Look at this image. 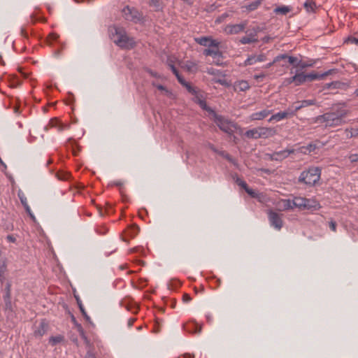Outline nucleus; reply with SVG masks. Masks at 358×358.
Masks as SVG:
<instances>
[{"label": "nucleus", "instance_id": "nucleus-43", "mask_svg": "<svg viewBox=\"0 0 358 358\" xmlns=\"http://www.w3.org/2000/svg\"><path fill=\"white\" fill-rule=\"evenodd\" d=\"M154 86H155L159 90H161L162 92H164V93L168 96H171L172 95V93L168 90L166 89L164 86H163L162 85H155V83L152 84Z\"/></svg>", "mask_w": 358, "mask_h": 358}, {"label": "nucleus", "instance_id": "nucleus-56", "mask_svg": "<svg viewBox=\"0 0 358 358\" xmlns=\"http://www.w3.org/2000/svg\"><path fill=\"white\" fill-rule=\"evenodd\" d=\"M266 75L264 73L257 74L254 76V78L257 81H262Z\"/></svg>", "mask_w": 358, "mask_h": 358}, {"label": "nucleus", "instance_id": "nucleus-58", "mask_svg": "<svg viewBox=\"0 0 358 358\" xmlns=\"http://www.w3.org/2000/svg\"><path fill=\"white\" fill-rule=\"evenodd\" d=\"M182 300L185 303H188L192 300V298L188 294H184L182 296Z\"/></svg>", "mask_w": 358, "mask_h": 358}, {"label": "nucleus", "instance_id": "nucleus-52", "mask_svg": "<svg viewBox=\"0 0 358 358\" xmlns=\"http://www.w3.org/2000/svg\"><path fill=\"white\" fill-rule=\"evenodd\" d=\"M78 330L80 333V335L81 336V337L85 339V340H87V337L85 336V331L83 329V327H81V325H78Z\"/></svg>", "mask_w": 358, "mask_h": 358}, {"label": "nucleus", "instance_id": "nucleus-16", "mask_svg": "<svg viewBox=\"0 0 358 358\" xmlns=\"http://www.w3.org/2000/svg\"><path fill=\"white\" fill-rule=\"evenodd\" d=\"M7 272V261L6 258H0V282L3 284L6 280Z\"/></svg>", "mask_w": 358, "mask_h": 358}, {"label": "nucleus", "instance_id": "nucleus-29", "mask_svg": "<svg viewBox=\"0 0 358 358\" xmlns=\"http://www.w3.org/2000/svg\"><path fill=\"white\" fill-rule=\"evenodd\" d=\"M304 199L303 197H295L293 201V207L303 209Z\"/></svg>", "mask_w": 358, "mask_h": 358}, {"label": "nucleus", "instance_id": "nucleus-49", "mask_svg": "<svg viewBox=\"0 0 358 358\" xmlns=\"http://www.w3.org/2000/svg\"><path fill=\"white\" fill-rule=\"evenodd\" d=\"M26 210V212L28 213V215L30 216V217L34 220H35V217L34 215V214L32 213L31 210V208L29 207V205H27L25 206H23Z\"/></svg>", "mask_w": 358, "mask_h": 358}, {"label": "nucleus", "instance_id": "nucleus-42", "mask_svg": "<svg viewBox=\"0 0 358 358\" xmlns=\"http://www.w3.org/2000/svg\"><path fill=\"white\" fill-rule=\"evenodd\" d=\"M237 87H238L240 91H245L248 90L250 87L248 83L245 80L240 81L238 83Z\"/></svg>", "mask_w": 358, "mask_h": 358}, {"label": "nucleus", "instance_id": "nucleus-54", "mask_svg": "<svg viewBox=\"0 0 358 358\" xmlns=\"http://www.w3.org/2000/svg\"><path fill=\"white\" fill-rule=\"evenodd\" d=\"M184 86L187 88V90H188L189 92H190L192 94L196 93V91L194 89V87H192L188 82Z\"/></svg>", "mask_w": 358, "mask_h": 358}, {"label": "nucleus", "instance_id": "nucleus-37", "mask_svg": "<svg viewBox=\"0 0 358 358\" xmlns=\"http://www.w3.org/2000/svg\"><path fill=\"white\" fill-rule=\"evenodd\" d=\"M261 0L255 1L245 6V7L249 11L255 10L259 6V5L261 4Z\"/></svg>", "mask_w": 358, "mask_h": 358}, {"label": "nucleus", "instance_id": "nucleus-8", "mask_svg": "<svg viewBox=\"0 0 358 358\" xmlns=\"http://www.w3.org/2000/svg\"><path fill=\"white\" fill-rule=\"evenodd\" d=\"M294 149H285L278 152H275L271 155V159L275 161H282L289 157V155L294 153Z\"/></svg>", "mask_w": 358, "mask_h": 358}, {"label": "nucleus", "instance_id": "nucleus-7", "mask_svg": "<svg viewBox=\"0 0 358 358\" xmlns=\"http://www.w3.org/2000/svg\"><path fill=\"white\" fill-rule=\"evenodd\" d=\"M247 25V22L236 24H227L224 28V31L227 34H238L244 31Z\"/></svg>", "mask_w": 358, "mask_h": 358}, {"label": "nucleus", "instance_id": "nucleus-38", "mask_svg": "<svg viewBox=\"0 0 358 358\" xmlns=\"http://www.w3.org/2000/svg\"><path fill=\"white\" fill-rule=\"evenodd\" d=\"M64 339V337L62 336H51L50 338H49V343L52 345H57V343H61Z\"/></svg>", "mask_w": 358, "mask_h": 358}, {"label": "nucleus", "instance_id": "nucleus-62", "mask_svg": "<svg viewBox=\"0 0 358 358\" xmlns=\"http://www.w3.org/2000/svg\"><path fill=\"white\" fill-rule=\"evenodd\" d=\"M7 238V240H8V241L12 242V243H15V241H16L15 238V237H13V236H11V235H8V236H7V238Z\"/></svg>", "mask_w": 358, "mask_h": 358}, {"label": "nucleus", "instance_id": "nucleus-15", "mask_svg": "<svg viewBox=\"0 0 358 358\" xmlns=\"http://www.w3.org/2000/svg\"><path fill=\"white\" fill-rule=\"evenodd\" d=\"M271 113L272 110L264 109L262 111L252 113L250 116V118L252 120H261L268 117L270 114H271Z\"/></svg>", "mask_w": 358, "mask_h": 358}, {"label": "nucleus", "instance_id": "nucleus-9", "mask_svg": "<svg viewBox=\"0 0 358 358\" xmlns=\"http://www.w3.org/2000/svg\"><path fill=\"white\" fill-rule=\"evenodd\" d=\"M334 71V69H330L323 73H310L306 74V81H313L315 80H321L323 79L324 77L331 75L332 72Z\"/></svg>", "mask_w": 358, "mask_h": 358}, {"label": "nucleus", "instance_id": "nucleus-64", "mask_svg": "<svg viewBox=\"0 0 358 358\" xmlns=\"http://www.w3.org/2000/svg\"><path fill=\"white\" fill-rule=\"evenodd\" d=\"M199 104L202 108L208 110L206 107V103L204 101H200Z\"/></svg>", "mask_w": 358, "mask_h": 358}, {"label": "nucleus", "instance_id": "nucleus-57", "mask_svg": "<svg viewBox=\"0 0 358 358\" xmlns=\"http://www.w3.org/2000/svg\"><path fill=\"white\" fill-rule=\"evenodd\" d=\"M171 70L172 71L173 73L175 75V76H178V74L179 73L178 71L177 70V69L175 67V66L173 64H169Z\"/></svg>", "mask_w": 358, "mask_h": 358}, {"label": "nucleus", "instance_id": "nucleus-4", "mask_svg": "<svg viewBox=\"0 0 358 358\" xmlns=\"http://www.w3.org/2000/svg\"><path fill=\"white\" fill-rule=\"evenodd\" d=\"M334 117L331 118L328 127L340 126L344 123L343 118L347 115L348 110L345 109V103H340L333 108Z\"/></svg>", "mask_w": 358, "mask_h": 358}, {"label": "nucleus", "instance_id": "nucleus-25", "mask_svg": "<svg viewBox=\"0 0 358 358\" xmlns=\"http://www.w3.org/2000/svg\"><path fill=\"white\" fill-rule=\"evenodd\" d=\"M211 82L213 83H218L225 87H229L230 83L224 78V75L223 76H216L212 78Z\"/></svg>", "mask_w": 358, "mask_h": 358}, {"label": "nucleus", "instance_id": "nucleus-1", "mask_svg": "<svg viewBox=\"0 0 358 358\" xmlns=\"http://www.w3.org/2000/svg\"><path fill=\"white\" fill-rule=\"evenodd\" d=\"M110 36L113 42L123 49H132L135 46L133 38L129 37L123 27L113 26L109 28Z\"/></svg>", "mask_w": 358, "mask_h": 358}, {"label": "nucleus", "instance_id": "nucleus-28", "mask_svg": "<svg viewBox=\"0 0 358 358\" xmlns=\"http://www.w3.org/2000/svg\"><path fill=\"white\" fill-rule=\"evenodd\" d=\"M303 6L307 12H314L316 8V3L313 0H306Z\"/></svg>", "mask_w": 358, "mask_h": 358}, {"label": "nucleus", "instance_id": "nucleus-12", "mask_svg": "<svg viewBox=\"0 0 358 358\" xmlns=\"http://www.w3.org/2000/svg\"><path fill=\"white\" fill-rule=\"evenodd\" d=\"M266 59V57L264 54H260L259 55H252L249 57L245 61V65H252L255 64L257 62H262L265 61Z\"/></svg>", "mask_w": 358, "mask_h": 358}, {"label": "nucleus", "instance_id": "nucleus-21", "mask_svg": "<svg viewBox=\"0 0 358 358\" xmlns=\"http://www.w3.org/2000/svg\"><path fill=\"white\" fill-rule=\"evenodd\" d=\"M256 33H251L248 36H243L241 38L240 42L242 44H250L252 43L257 42Z\"/></svg>", "mask_w": 358, "mask_h": 358}, {"label": "nucleus", "instance_id": "nucleus-35", "mask_svg": "<svg viewBox=\"0 0 358 358\" xmlns=\"http://www.w3.org/2000/svg\"><path fill=\"white\" fill-rule=\"evenodd\" d=\"M314 62H303L302 60H299L297 64H296V67H298L301 69H305L308 67H311L314 65Z\"/></svg>", "mask_w": 358, "mask_h": 358}, {"label": "nucleus", "instance_id": "nucleus-3", "mask_svg": "<svg viewBox=\"0 0 358 358\" xmlns=\"http://www.w3.org/2000/svg\"><path fill=\"white\" fill-rule=\"evenodd\" d=\"M213 120L220 130L229 135L234 133L236 129V125L234 122L222 115H217L214 111H213Z\"/></svg>", "mask_w": 358, "mask_h": 358}, {"label": "nucleus", "instance_id": "nucleus-32", "mask_svg": "<svg viewBox=\"0 0 358 358\" xmlns=\"http://www.w3.org/2000/svg\"><path fill=\"white\" fill-rule=\"evenodd\" d=\"M185 68L189 72H196L198 69L197 64L191 61H187L185 63Z\"/></svg>", "mask_w": 358, "mask_h": 358}, {"label": "nucleus", "instance_id": "nucleus-33", "mask_svg": "<svg viewBox=\"0 0 358 358\" xmlns=\"http://www.w3.org/2000/svg\"><path fill=\"white\" fill-rule=\"evenodd\" d=\"M291 10L292 9L289 6H279V7H277L276 8H275L274 13H275L277 14L280 13L282 15H286L287 13L290 12Z\"/></svg>", "mask_w": 358, "mask_h": 358}, {"label": "nucleus", "instance_id": "nucleus-26", "mask_svg": "<svg viewBox=\"0 0 358 358\" xmlns=\"http://www.w3.org/2000/svg\"><path fill=\"white\" fill-rule=\"evenodd\" d=\"M5 290H6V293H5V295L3 296V299L6 303V307H8L11 304V303H10V283L6 284Z\"/></svg>", "mask_w": 358, "mask_h": 358}, {"label": "nucleus", "instance_id": "nucleus-45", "mask_svg": "<svg viewBox=\"0 0 358 358\" xmlns=\"http://www.w3.org/2000/svg\"><path fill=\"white\" fill-rule=\"evenodd\" d=\"M78 306H79V308L83 314V315L85 317V318L86 319V320L87 321H90V316L87 314L83 304L81 303V302H80L79 301H78Z\"/></svg>", "mask_w": 358, "mask_h": 358}, {"label": "nucleus", "instance_id": "nucleus-50", "mask_svg": "<svg viewBox=\"0 0 358 358\" xmlns=\"http://www.w3.org/2000/svg\"><path fill=\"white\" fill-rule=\"evenodd\" d=\"M245 192L253 198H255L257 196V193L249 187L246 188Z\"/></svg>", "mask_w": 358, "mask_h": 358}, {"label": "nucleus", "instance_id": "nucleus-23", "mask_svg": "<svg viewBox=\"0 0 358 358\" xmlns=\"http://www.w3.org/2000/svg\"><path fill=\"white\" fill-rule=\"evenodd\" d=\"M295 80V85H300L306 82V74L304 73H296L293 76V79Z\"/></svg>", "mask_w": 358, "mask_h": 358}, {"label": "nucleus", "instance_id": "nucleus-20", "mask_svg": "<svg viewBox=\"0 0 358 358\" xmlns=\"http://www.w3.org/2000/svg\"><path fill=\"white\" fill-rule=\"evenodd\" d=\"M55 127L59 131H63L64 129L66 128V126L62 123H61L57 119H52L48 125L45 127V129H48V127Z\"/></svg>", "mask_w": 358, "mask_h": 358}, {"label": "nucleus", "instance_id": "nucleus-14", "mask_svg": "<svg viewBox=\"0 0 358 358\" xmlns=\"http://www.w3.org/2000/svg\"><path fill=\"white\" fill-rule=\"evenodd\" d=\"M334 117V110L333 112L326 113L316 117V121L320 123H325V126L328 127V124L331 122V118Z\"/></svg>", "mask_w": 358, "mask_h": 358}, {"label": "nucleus", "instance_id": "nucleus-6", "mask_svg": "<svg viewBox=\"0 0 358 358\" xmlns=\"http://www.w3.org/2000/svg\"><path fill=\"white\" fill-rule=\"evenodd\" d=\"M267 213L271 225L275 229L280 230L283 226L282 215L271 210H268Z\"/></svg>", "mask_w": 358, "mask_h": 358}, {"label": "nucleus", "instance_id": "nucleus-40", "mask_svg": "<svg viewBox=\"0 0 358 358\" xmlns=\"http://www.w3.org/2000/svg\"><path fill=\"white\" fill-rule=\"evenodd\" d=\"M17 196H18V197L20 200V202L23 206L29 205L27 203V199L23 192H22L21 190H19L17 192Z\"/></svg>", "mask_w": 358, "mask_h": 358}, {"label": "nucleus", "instance_id": "nucleus-22", "mask_svg": "<svg viewBox=\"0 0 358 358\" xmlns=\"http://www.w3.org/2000/svg\"><path fill=\"white\" fill-rule=\"evenodd\" d=\"M215 39L212 38L211 37L208 36H203L200 38H195L196 42L203 46L208 47L211 41H213Z\"/></svg>", "mask_w": 358, "mask_h": 358}, {"label": "nucleus", "instance_id": "nucleus-47", "mask_svg": "<svg viewBox=\"0 0 358 358\" xmlns=\"http://www.w3.org/2000/svg\"><path fill=\"white\" fill-rule=\"evenodd\" d=\"M287 57H288V55L286 54L279 55L274 58L273 62H278L280 60L287 59Z\"/></svg>", "mask_w": 358, "mask_h": 358}, {"label": "nucleus", "instance_id": "nucleus-30", "mask_svg": "<svg viewBox=\"0 0 358 358\" xmlns=\"http://www.w3.org/2000/svg\"><path fill=\"white\" fill-rule=\"evenodd\" d=\"M280 203V206L283 210H290L294 208L293 201L289 199H282Z\"/></svg>", "mask_w": 358, "mask_h": 358}, {"label": "nucleus", "instance_id": "nucleus-27", "mask_svg": "<svg viewBox=\"0 0 358 358\" xmlns=\"http://www.w3.org/2000/svg\"><path fill=\"white\" fill-rule=\"evenodd\" d=\"M149 5L154 8L155 11L162 10L163 8V3L160 0H149Z\"/></svg>", "mask_w": 358, "mask_h": 358}, {"label": "nucleus", "instance_id": "nucleus-60", "mask_svg": "<svg viewBox=\"0 0 358 358\" xmlns=\"http://www.w3.org/2000/svg\"><path fill=\"white\" fill-rule=\"evenodd\" d=\"M348 41L352 43H355V44L358 45V38H356L355 37H351V38H348Z\"/></svg>", "mask_w": 358, "mask_h": 358}, {"label": "nucleus", "instance_id": "nucleus-11", "mask_svg": "<svg viewBox=\"0 0 358 358\" xmlns=\"http://www.w3.org/2000/svg\"><path fill=\"white\" fill-rule=\"evenodd\" d=\"M292 113H289L288 108L284 111H280L273 115L268 120V122L275 121L278 122L283 119L287 118L292 116Z\"/></svg>", "mask_w": 358, "mask_h": 358}, {"label": "nucleus", "instance_id": "nucleus-36", "mask_svg": "<svg viewBox=\"0 0 358 358\" xmlns=\"http://www.w3.org/2000/svg\"><path fill=\"white\" fill-rule=\"evenodd\" d=\"M138 227L137 225H133L128 229L127 233V235L129 236L131 238H134L138 233Z\"/></svg>", "mask_w": 358, "mask_h": 358}, {"label": "nucleus", "instance_id": "nucleus-18", "mask_svg": "<svg viewBox=\"0 0 358 358\" xmlns=\"http://www.w3.org/2000/svg\"><path fill=\"white\" fill-rule=\"evenodd\" d=\"M316 148H317L316 144H315L313 143H310L307 145L300 147L297 150V151L303 155H308V154L315 152Z\"/></svg>", "mask_w": 358, "mask_h": 358}, {"label": "nucleus", "instance_id": "nucleus-44", "mask_svg": "<svg viewBox=\"0 0 358 358\" xmlns=\"http://www.w3.org/2000/svg\"><path fill=\"white\" fill-rule=\"evenodd\" d=\"M303 108L308 107L310 106H313L316 104V101L315 99H308V100H303L301 101Z\"/></svg>", "mask_w": 358, "mask_h": 358}, {"label": "nucleus", "instance_id": "nucleus-61", "mask_svg": "<svg viewBox=\"0 0 358 358\" xmlns=\"http://www.w3.org/2000/svg\"><path fill=\"white\" fill-rule=\"evenodd\" d=\"M21 35L24 37V38H28V34L27 32V31L24 29V28H22L21 29Z\"/></svg>", "mask_w": 358, "mask_h": 358}, {"label": "nucleus", "instance_id": "nucleus-53", "mask_svg": "<svg viewBox=\"0 0 358 358\" xmlns=\"http://www.w3.org/2000/svg\"><path fill=\"white\" fill-rule=\"evenodd\" d=\"M177 79H178V81L182 85H186V83H187L183 78L182 76H181L180 75V73L178 74V76H176Z\"/></svg>", "mask_w": 358, "mask_h": 358}, {"label": "nucleus", "instance_id": "nucleus-2", "mask_svg": "<svg viewBox=\"0 0 358 358\" xmlns=\"http://www.w3.org/2000/svg\"><path fill=\"white\" fill-rule=\"evenodd\" d=\"M321 173L322 169L320 167L310 166L301 173L298 182L308 187H313L320 180Z\"/></svg>", "mask_w": 358, "mask_h": 358}, {"label": "nucleus", "instance_id": "nucleus-24", "mask_svg": "<svg viewBox=\"0 0 358 358\" xmlns=\"http://www.w3.org/2000/svg\"><path fill=\"white\" fill-rule=\"evenodd\" d=\"M245 136L248 138H260L259 127L248 130L245 133Z\"/></svg>", "mask_w": 358, "mask_h": 358}, {"label": "nucleus", "instance_id": "nucleus-55", "mask_svg": "<svg viewBox=\"0 0 358 358\" xmlns=\"http://www.w3.org/2000/svg\"><path fill=\"white\" fill-rule=\"evenodd\" d=\"M329 228L333 231H336V223L335 221L334 220H331L329 223Z\"/></svg>", "mask_w": 358, "mask_h": 358}, {"label": "nucleus", "instance_id": "nucleus-51", "mask_svg": "<svg viewBox=\"0 0 358 358\" xmlns=\"http://www.w3.org/2000/svg\"><path fill=\"white\" fill-rule=\"evenodd\" d=\"M349 159L352 163L358 162V154H351Z\"/></svg>", "mask_w": 358, "mask_h": 358}, {"label": "nucleus", "instance_id": "nucleus-19", "mask_svg": "<svg viewBox=\"0 0 358 358\" xmlns=\"http://www.w3.org/2000/svg\"><path fill=\"white\" fill-rule=\"evenodd\" d=\"M183 329L185 331L192 334H200L201 331V327L196 324H184Z\"/></svg>", "mask_w": 358, "mask_h": 358}, {"label": "nucleus", "instance_id": "nucleus-17", "mask_svg": "<svg viewBox=\"0 0 358 358\" xmlns=\"http://www.w3.org/2000/svg\"><path fill=\"white\" fill-rule=\"evenodd\" d=\"M48 324L45 321H41L34 331V336L36 337H41L48 331Z\"/></svg>", "mask_w": 358, "mask_h": 358}, {"label": "nucleus", "instance_id": "nucleus-5", "mask_svg": "<svg viewBox=\"0 0 358 358\" xmlns=\"http://www.w3.org/2000/svg\"><path fill=\"white\" fill-rule=\"evenodd\" d=\"M220 42L217 40L211 41L210 45L208 48L205 49L203 54L205 56H211L213 58H220L222 57V53L219 49Z\"/></svg>", "mask_w": 358, "mask_h": 358}, {"label": "nucleus", "instance_id": "nucleus-10", "mask_svg": "<svg viewBox=\"0 0 358 358\" xmlns=\"http://www.w3.org/2000/svg\"><path fill=\"white\" fill-rule=\"evenodd\" d=\"M260 138H267L275 136L277 131L273 127H259Z\"/></svg>", "mask_w": 358, "mask_h": 358}, {"label": "nucleus", "instance_id": "nucleus-63", "mask_svg": "<svg viewBox=\"0 0 358 358\" xmlns=\"http://www.w3.org/2000/svg\"><path fill=\"white\" fill-rule=\"evenodd\" d=\"M123 12L125 15H127V13H131V9L127 6L123 9Z\"/></svg>", "mask_w": 358, "mask_h": 358}, {"label": "nucleus", "instance_id": "nucleus-13", "mask_svg": "<svg viewBox=\"0 0 358 358\" xmlns=\"http://www.w3.org/2000/svg\"><path fill=\"white\" fill-rule=\"evenodd\" d=\"M303 209L316 210L320 208L319 202L314 199H304Z\"/></svg>", "mask_w": 358, "mask_h": 358}, {"label": "nucleus", "instance_id": "nucleus-39", "mask_svg": "<svg viewBox=\"0 0 358 358\" xmlns=\"http://www.w3.org/2000/svg\"><path fill=\"white\" fill-rule=\"evenodd\" d=\"M347 136L350 138L358 136V128H351L350 129H346Z\"/></svg>", "mask_w": 358, "mask_h": 358}, {"label": "nucleus", "instance_id": "nucleus-59", "mask_svg": "<svg viewBox=\"0 0 358 358\" xmlns=\"http://www.w3.org/2000/svg\"><path fill=\"white\" fill-rule=\"evenodd\" d=\"M85 358H96V356L91 351H87L85 355Z\"/></svg>", "mask_w": 358, "mask_h": 358}, {"label": "nucleus", "instance_id": "nucleus-48", "mask_svg": "<svg viewBox=\"0 0 358 358\" xmlns=\"http://www.w3.org/2000/svg\"><path fill=\"white\" fill-rule=\"evenodd\" d=\"M236 183H237L240 187H241L242 188H243L245 190V189H246V188L248 187V185H247V183H246L244 180H241V179H240V178H237V180H236Z\"/></svg>", "mask_w": 358, "mask_h": 358}, {"label": "nucleus", "instance_id": "nucleus-31", "mask_svg": "<svg viewBox=\"0 0 358 358\" xmlns=\"http://www.w3.org/2000/svg\"><path fill=\"white\" fill-rule=\"evenodd\" d=\"M303 108L301 101L294 103L292 106L288 108L289 113H292V116L294 115L295 113Z\"/></svg>", "mask_w": 358, "mask_h": 358}, {"label": "nucleus", "instance_id": "nucleus-34", "mask_svg": "<svg viewBox=\"0 0 358 358\" xmlns=\"http://www.w3.org/2000/svg\"><path fill=\"white\" fill-rule=\"evenodd\" d=\"M344 84L339 81L331 82L325 85L326 89H340Z\"/></svg>", "mask_w": 358, "mask_h": 358}, {"label": "nucleus", "instance_id": "nucleus-46", "mask_svg": "<svg viewBox=\"0 0 358 358\" xmlns=\"http://www.w3.org/2000/svg\"><path fill=\"white\" fill-rule=\"evenodd\" d=\"M287 61L288 62L293 65L294 67H296V64H297V62H299V59L297 57H293V56H289L288 55V57H287Z\"/></svg>", "mask_w": 358, "mask_h": 358}, {"label": "nucleus", "instance_id": "nucleus-41", "mask_svg": "<svg viewBox=\"0 0 358 358\" xmlns=\"http://www.w3.org/2000/svg\"><path fill=\"white\" fill-rule=\"evenodd\" d=\"M206 72L210 75L214 76L215 77L221 76H223V74L220 70L215 69L212 67L207 69Z\"/></svg>", "mask_w": 358, "mask_h": 358}]
</instances>
